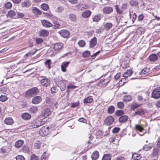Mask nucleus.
I'll list each match as a JSON object with an SVG mask.
<instances>
[{
  "label": "nucleus",
  "mask_w": 160,
  "mask_h": 160,
  "mask_svg": "<svg viewBox=\"0 0 160 160\" xmlns=\"http://www.w3.org/2000/svg\"><path fill=\"white\" fill-rule=\"evenodd\" d=\"M44 122L42 119L34 120L29 124V127L31 128H37L43 125Z\"/></svg>",
  "instance_id": "obj_1"
},
{
  "label": "nucleus",
  "mask_w": 160,
  "mask_h": 160,
  "mask_svg": "<svg viewBox=\"0 0 160 160\" xmlns=\"http://www.w3.org/2000/svg\"><path fill=\"white\" fill-rule=\"evenodd\" d=\"M38 92V90L36 87L32 88L28 90L25 93V96L28 98H30L35 95Z\"/></svg>",
  "instance_id": "obj_2"
},
{
  "label": "nucleus",
  "mask_w": 160,
  "mask_h": 160,
  "mask_svg": "<svg viewBox=\"0 0 160 160\" xmlns=\"http://www.w3.org/2000/svg\"><path fill=\"white\" fill-rule=\"evenodd\" d=\"M60 127H56L53 125H52L50 127V133L52 136H54L58 133L60 132Z\"/></svg>",
  "instance_id": "obj_3"
},
{
  "label": "nucleus",
  "mask_w": 160,
  "mask_h": 160,
  "mask_svg": "<svg viewBox=\"0 0 160 160\" xmlns=\"http://www.w3.org/2000/svg\"><path fill=\"white\" fill-rule=\"evenodd\" d=\"M39 134L42 136H45L50 133L49 127H43L39 131Z\"/></svg>",
  "instance_id": "obj_4"
},
{
  "label": "nucleus",
  "mask_w": 160,
  "mask_h": 160,
  "mask_svg": "<svg viewBox=\"0 0 160 160\" xmlns=\"http://www.w3.org/2000/svg\"><path fill=\"white\" fill-rule=\"evenodd\" d=\"M152 97L155 99L160 98V88H157L154 89L152 93Z\"/></svg>",
  "instance_id": "obj_5"
},
{
  "label": "nucleus",
  "mask_w": 160,
  "mask_h": 160,
  "mask_svg": "<svg viewBox=\"0 0 160 160\" xmlns=\"http://www.w3.org/2000/svg\"><path fill=\"white\" fill-rule=\"evenodd\" d=\"M43 78L41 79L40 81V82L41 85L45 87H47L50 85V80L46 78L45 77L42 76Z\"/></svg>",
  "instance_id": "obj_6"
},
{
  "label": "nucleus",
  "mask_w": 160,
  "mask_h": 160,
  "mask_svg": "<svg viewBox=\"0 0 160 160\" xmlns=\"http://www.w3.org/2000/svg\"><path fill=\"white\" fill-rule=\"evenodd\" d=\"M55 80L56 84L60 88L61 90L62 91L64 90L66 88L65 83L62 81L61 80L60 81H58L57 78H56Z\"/></svg>",
  "instance_id": "obj_7"
},
{
  "label": "nucleus",
  "mask_w": 160,
  "mask_h": 160,
  "mask_svg": "<svg viewBox=\"0 0 160 160\" xmlns=\"http://www.w3.org/2000/svg\"><path fill=\"white\" fill-rule=\"evenodd\" d=\"M61 36L64 38H68L69 36V32L68 31L66 30H62L59 32Z\"/></svg>",
  "instance_id": "obj_8"
},
{
  "label": "nucleus",
  "mask_w": 160,
  "mask_h": 160,
  "mask_svg": "<svg viewBox=\"0 0 160 160\" xmlns=\"http://www.w3.org/2000/svg\"><path fill=\"white\" fill-rule=\"evenodd\" d=\"M114 121V118L112 116L108 117L105 120V123L107 125L112 124Z\"/></svg>",
  "instance_id": "obj_9"
},
{
  "label": "nucleus",
  "mask_w": 160,
  "mask_h": 160,
  "mask_svg": "<svg viewBox=\"0 0 160 160\" xmlns=\"http://www.w3.org/2000/svg\"><path fill=\"white\" fill-rule=\"evenodd\" d=\"M41 101V97L39 96H37L33 98L32 102V103L37 104L40 103Z\"/></svg>",
  "instance_id": "obj_10"
},
{
  "label": "nucleus",
  "mask_w": 160,
  "mask_h": 160,
  "mask_svg": "<svg viewBox=\"0 0 160 160\" xmlns=\"http://www.w3.org/2000/svg\"><path fill=\"white\" fill-rule=\"evenodd\" d=\"M38 107L36 106H32L29 109V112L32 114H35L38 111Z\"/></svg>",
  "instance_id": "obj_11"
},
{
  "label": "nucleus",
  "mask_w": 160,
  "mask_h": 160,
  "mask_svg": "<svg viewBox=\"0 0 160 160\" xmlns=\"http://www.w3.org/2000/svg\"><path fill=\"white\" fill-rule=\"evenodd\" d=\"M42 26L46 28H49L52 26V24L48 21L46 20H43L41 21Z\"/></svg>",
  "instance_id": "obj_12"
},
{
  "label": "nucleus",
  "mask_w": 160,
  "mask_h": 160,
  "mask_svg": "<svg viewBox=\"0 0 160 160\" xmlns=\"http://www.w3.org/2000/svg\"><path fill=\"white\" fill-rule=\"evenodd\" d=\"M69 62H63L61 65V68L62 71L65 72L66 71V68L68 67L70 64Z\"/></svg>",
  "instance_id": "obj_13"
},
{
  "label": "nucleus",
  "mask_w": 160,
  "mask_h": 160,
  "mask_svg": "<svg viewBox=\"0 0 160 160\" xmlns=\"http://www.w3.org/2000/svg\"><path fill=\"white\" fill-rule=\"evenodd\" d=\"M24 142L23 140H19L15 142V147L17 148H19L23 146Z\"/></svg>",
  "instance_id": "obj_14"
},
{
  "label": "nucleus",
  "mask_w": 160,
  "mask_h": 160,
  "mask_svg": "<svg viewBox=\"0 0 160 160\" xmlns=\"http://www.w3.org/2000/svg\"><path fill=\"white\" fill-rule=\"evenodd\" d=\"M91 13L92 12L90 10H87L82 13V16L84 18H87L91 16Z\"/></svg>",
  "instance_id": "obj_15"
},
{
  "label": "nucleus",
  "mask_w": 160,
  "mask_h": 160,
  "mask_svg": "<svg viewBox=\"0 0 160 160\" xmlns=\"http://www.w3.org/2000/svg\"><path fill=\"white\" fill-rule=\"evenodd\" d=\"M63 48V44L61 43H56L54 46L55 50L59 51L61 50Z\"/></svg>",
  "instance_id": "obj_16"
},
{
  "label": "nucleus",
  "mask_w": 160,
  "mask_h": 160,
  "mask_svg": "<svg viewBox=\"0 0 160 160\" xmlns=\"http://www.w3.org/2000/svg\"><path fill=\"white\" fill-rule=\"evenodd\" d=\"M90 48H93L94 47L97 43V39L96 37H94L91 39L90 42Z\"/></svg>",
  "instance_id": "obj_17"
},
{
  "label": "nucleus",
  "mask_w": 160,
  "mask_h": 160,
  "mask_svg": "<svg viewBox=\"0 0 160 160\" xmlns=\"http://www.w3.org/2000/svg\"><path fill=\"white\" fill-rule=\"evenodd\" d=\"M5 123L8 125H12L14 122L12 118L11 117L6 118L4 120Z\"/></svg>",
  "instance_id": "obj_18"
},
{
  "label": "nucleus",
  "mask_w": 160,
  "mask_h": 160,
  "mask_svg": "<svg viewBox=\"0 0 160 160\" xmlns=\"http://www.w3.org/2000/svg\"><path fill=\"white\" fill-rule=\"evenodd\" d=\"M113 8L109 7H104L103 9V12L106 14H109L112 12Z\"/></svg>",
  "instance_id": "obj_19"
},
{
  "label": "nucleus",
  "mask_w": 160,
  "mask_h": 160,
  "mask_svg": "<svg viewBox=\"0 0 160 160\" xmlns=\"http://www.w3.org/2000/svg\"><path fill=\"white\" fill-rule=\"evenodd\" d=\"M22 117L23 119L28 120H29L31 118V115L28 113L25 112L22 114Z\"/></svg>",
  "instance_id": "obj_20"
},
{
  "label": "nucleus",
  "mask_w": 160,
  "mask_h": 160,
  "mask_svg": "<svg viewBox=\"0 0 160 160\" xmlns=\"http://www.w3.org/2000/svg\"><path fill=\"white\" fill-rule=\"evenodd\" d=\"M49 35L48 31L45 30H41L39 32V35L42 37H46Z\"/></svg>",
  "instance_id": "obj_21"
},
{
  "label": "nucleus",
  "mask_w": 160,
  "mask_h": 160,
  "mask_svg": "<svg viewBox=\"0 0 160 160\" xmlns=\"http://www.w3.org/2000/svg\"><path fill=\"white\" fill-rule=\"evenodd\" d=\"M150 60L151 62H154L158 60V56L155 54H152L149 57Z\"/></svg>",
  "instance_id": "obj_22"
},
{
  "label": "nucleus",
  "mask_w": 160,
  "mask_h": 160,
  "mask_svg": "<svg viewBox=\"0 0 160 160\" xmlns=\"http://www.w3.org/2000/svg\"><path fill=\"white\" fill-rule=\"evenodd\" d=\"M128 118L127 116H122L119 118V121L120 122L124 123L127 121Z\"/></svg>",
  "instance_id": "obj_23"
},
{
  "label": "nucleus",
  "mask_w": 160,
  "mask_h": 160,
  "mask_svg": "<svg viewBox=\"0 0 160 160\" xmlns=\"http://www.w3.org/2000/svg\"><path fill=\"white\" fill-rule=\"evenodd\" d=\"M51 112L49 108H47L45 109L43 112V116L44 117H47L48 116H49L51 114Z\"/></svg>",
  "instance_id": "obj_24"
},
{
  "label": "nucleus",
  "mask_w": 160,
  "mask_h": 160,
  "mask_svg": "<svg viewBox=\"0 0 160 160\" xmlns=\"http://www.w3.org/2000/svg\"><path fill=\"white\" fill-rule=\"evenodd\" d=\"M99 157V153L98 151L94 152L91 155L92 159L93 160H96Z\"/></svg>",
  "instance_id": "obj_25"
},
{
  "label": "nucleus",
  "mask_w": 160,
  "mask_h": 160,
  "mask_svg": "<svg viewBox=\"0 0 160 160\" xmlns=\"http://www.w3.org/2000/svg\"><path fill=\"white\" fill-rule=\"evenodd\" d=\"M132 99L131 96L125 95L123 97V100L124 102H127L131 101Z\"/></svg>",
  "instance_id": "obj_26"
},
{
  "label": "nucleus",
  "mask_w": 160,
  "mask_h": 160,
  "mask_svg": "<svg viewBox=\"0 0 160 160\" xmlns=\"http://www.w3.org/2000/svg\"><path fill=\"white\" fill-rule=\"evenodd\" d=\"M22 7H28L31 5V2L28 0H26L22 3Z\"/></svg>",
  "instance_id": "obj_27"
},
{
  "label": "nucleus",
  "mask_w": 160,
  "mask_h": 160,
  "mask_svg": "<svg viewBox=\"0 0 160 160\" xmlns=\"http://www.w3.org/2000/svg\"><path fill=\"white\" fill-rule=\"evenodd\" d=\"M93 101V99L91 96H88L86 98L84 99L83 100V102L84 103H88L92 102Z\"/></svg>",
  "instance_id": "obj_28"
},
{
  "label": "nucleus",
  "mask_w": 160,
  "mask_h": 160,
  "mask_svg": "<svg viewBox=\"0 0 160 160\" xmlns=\"http://www.w3.org/2000/svg\"><path fill=\"white\" fill-rule=\"evenodd\" d=\"M149 72V69L148 68H144L141 72H139V74L141 75H144L148 73Z\"/></svg>",
  "instance_id": "obj_29"
},
{
  "label": "nucleus",
  "mask_w": 160,
  "mask_h": 160,
  "mask_svg": "<svg viewBox=\"0 0 160 160\" xmlns=\"http://www.w3.org/2000/svg\"><path fill=\"white\" fill-rule=\"evenodd\" d=\"M115 110V107L111 105L107 109V112L108 113L112 114L114 112Z\"/></svg>",
  "instance_id": "obj_30"
},
{
  "label": "nucleus",
  "mask_w": 160,
  "mask_h": 160,
  "mask_svg": "<svg viewBox=\"0 0 160 160\" xmlns=\"http://www.w3.org/2000/svg\"><path fill=\"white\" fill-rule=\"evenodd\" d=\"M92 17V19L93 22H98L101 19V16L100 15H96Z\"/></svg>",
  "instance_id": "obj_31"
},
{
  "label": "nucleus",
  "mask_w": 160,
  "mask_h": 160,
  "mask_svg": "<svg viewBox=\"0 0 160 160\" xmlns=\"http://www.w3.org/2000/svg\"><path fill=\"white\" fill-rule=\"evenodd\" d=\"M153 144L152 143H149L147 145H145L143 147V149L145 151H147L152 147Z\"/></svg>",
  "instance_id": "obj_32"
},
{
  "label": "nucleus",
  "mask_w": 160,
  "mask_h": 160,
  "mask_svg": "<svg viewBox=\"0 0 160 160\" xmlns=\"http://www.w3.org/2000/svg\"><path fill=\"white\" fill-rule=\"evenodd\" d=\"M112 24L111 23H107L104 25V28L106 30H108L111 28Z\"/></svg>",
  "instance_id": "obj_33"
},
{
  "label": "nucleus",
  "mask_w": 160,
  "mask_h": 160,
  "mask_svg": "<svg viewBox=\"0 0 160 160\" xmlns=\"http://www.w3.org/2000/svg\"><path fill=\"white\" fill-rule=\"evenodd\" d=\"M141 157L140 155L137 153H134L132 156V158L134 160H139L141 159Z\"/></svg>",
  "instance_id": "obj_34"
},
{
  "label": "nucleus",
  "mask_w": 160,
  "mask_h": 160,
  "mask_svg": "<svg viewBox=\"0 0 160 160\" xmlns=\"http://www.w3.org/2000/svg\"><path fill=\"white\" fill-rule=\"evenodd\" d=\"M32 11L33 12L37 15H40L42 14L41 11L37 8H33L32 9Z\"/></svg>",
  "instance_id": "obj_35"
},
{
  "label": "nucleus",
  "mask_w": 160,
  "mask_h": 160,
  "mask_svg": "<svg viewBox=\"0 0 160 160\" xmlns=\"http://www.w3.org/2000/svg\"><path fill=\"white\" fill-rule=\"evenodd\" d=\"M16 15L15 12L12 10L9 11L8 12V17L12 18H14Z\"/></svg>",
  "instance_id": "obj_36"
},
{
  "label": "nucleus",
  "mask_w": 160,
  "mask_h": 160,
  "mask_svg": "<svg viewBox=\"0 0 160 160\" xmlns=\"http://www.w3.org/2000/svg\"><path fill=\"white\" fill-rule=\"evenodd\" d=\"M70 20L73 22H76L77 16L74 14H71L69 15Z\"/></svg>",
  "instance_id": "obj_37"
},
{
  "label": "nucleus",
  "mask_w": 160,
  "mask_h": 160,
  "mask_svg": "<svg viewBox=\"0 0 160 160\" xmlns=\"http://www.w3.org/2000/svg\"><path fill=\"white\" fill-rule=\"evenodd\" d=\"M111 156L109 154H106L103 157L102 160H110Z\"/></svg>",
  "instance_id": "obj_38"
},
{
  "label": "nucleus",
  "mask_w": 160,
  "mask_h": 160,
  "mask_svg": "<svg viewBox=\"0 0 160 160\" xmlns=\"http://www.w3.org/2000/svg\"><path fill=\"white\" fill-rule=\"evenodd\" d=\"M135 128L136 130L139 131L140 132H142L144 130V128L138 125H136Z\"/></svg>",
  "instance_id": "obj_39"
},
{
  "label": "nucleus",
  "mask_w": 160,
  "mask_h": 160,
  "mask_svg": "<svg viewBox=\"0 0 160 160\" xmlns=\"http://www.w3.org/2000/svg\"><path fill=\"white\" fill-rule=\"evenodd\" d=\"M115 8L116 10V12L119 14H121L122 12V10L119 8V5H116L115 6Z\"/></svg>",
  "instance_id": "obj_40"
},
{
  "label": "nucleus",
  "mask_w": 160,
  "mask_h": 160,
  "mask_svg": "<svg viewBox=\"0 0 160 160\" xmlns=\"http://www.w3.org/2000/svg\"><path fill=\"white\" fill-rule=\"evenodd\" d=\"M140 106V104L137 103H135L133 104L131 106V109L132 110L134 111L135 108H138Z\"/></svg>",
  "instance_id": "obj_41"
},
{
  "label": "nucleus",
  "mask_w": 160,
  "mask_h": 160,
  "mask_svg": "<svg viewBox=\"0 0 160 160\" xmlns=\"http://www.w3.org/2000/svg\"><path fill=\"white\" fill-rule=\"evenodd\" d=\"M124 112L123 110H117L115 113V115L117 116H120L124 114Z\"/></svg>",
  "instance_id": "obj_42"
},
{
  "label": "nucleus",
  "mask_w": 160,
  "mask_h": 160,
  "mask_svg": "<svg viewBox=\"0 0 160 160\" xmlns=\"http://www.w3.org/2000/svg\"><path fill=\"white\" fill-rule=\"evenodd\" d=\"M51 61L50 59L47 60L45 62V66L47 67L48 69L51 68Z\"/></svg>",
  "instance_id": "obj_43"
},
{
  "label": "nucleus",
  "mask_w": 160,
  "mask_h": 160,
  "mask_svg": "<svg viewBox=\"0 0 160 160\" xmlns=\"http://www.w3.org/2000/svg\"><path fill=\"white\" fill-rule=\"evenodd\" d=\"M138 3L136 0H131L130 1V4L132 6H135L138 5Z\"/></svg>",
  "instance_id": "obj_44"
},
{
  "label": "nucleus",
  "mask_w": 160,
  "mask_h": 160,
  "mask_svg": "<svg viewBox=\"0 0 160 160\" xmlns=\"http://www.w3.org/2000/svg\"><path fill=\"white\" fill-rule=\"evenodd\" d=\"M42 8L44 11L47 10L49 8V7L48 4L45 3H43L41 5Z\"/></svg>",
  "instance_id": "obj_45"
},
{
  "label": "nucleus",
  "mask_w": 160,
  "mask_h": 160,
  "mask_svg": "<svg viewBox=\"0 0 160 160\" xmlns=\"http://www.w3.org/2000/svg\"><path fill=\"white\" fill-rule=\"evenodd\" d=\"M4 6L7 9L11 8L12 7V4L10 2H8L5 4Z\"/></svg>",
  "instance_id": "obj_46"
},
{
  "label": "nucleus",
  "mask_w": 160,
  "mask_h": 160,
  "mask_svg": "<svg viewBox=\"0 0 160 160\" xmlns=\"http://www.w3.org/2000/svg\"><path fill=\"white\" fill-rule=\"evenodd\" d=\"M34 148L35 149H39L41 148V144L39 142L35 143L34 145Z\"/></svg>",
  "instance_id": "obj_47"
},
{
  "label": "nucleus",
  "mask_w": 160,
  "mask_h": 160,
  "mask_svg": "<svg viewBox=\"0 0 160 160\" xmlns=\"http://www.w3.org/2000/svg\"><path fill=\"white\" fill-rule=\"evenodd\" d=\"M8 99L7 97L5 95H1L0 97V101L2 102L6 101Z\"/></svg>",
  "instance_id": "obj_48"
},
{
  "label": "nucleus",
  "mask_w": 160,
  "mask_h": 160,
  "mask_svg": "<svg viewBox=\"0 0 160 160\" xmlns=\"http://www.w3.org/2000/svg\"><path fill=\"white\" fill-rule=\"evenodd\" d=\"M90 54V52L88 51H86L82 54V56L84 58H87L89 57Z\"/></svg>",
  "instance_id": "obj_49"
},
{
  "label": "nucleus",
  "mask_w": 160,
  "mask_h": 160,
  "mask_svg": "<svg viewBox=\"0 0 160 160\" xmlns=\"http://www.w3.org/2000/svg\"><path fill=\"white\" fill-rule=\"evenodd\" d=\"M79 45L81 47H83L85 45V42L82 40H79L78 42Z\"/></svg>",
  "instance_id": "obj_50"
},
{
  "label": "nucleus",
  "mask_w": 160,
  "mask_h": 160,
  "mask_svg": "<svg viewBox=\"0 0 160 160\" xmlns=\"http://www.w3.org/2000/svg\"><path fill=\"white\" fill-rule=\"evenodd\" d=\"M51 91L52 93H56L58 91L56 86H54L52 87L51 89Z\"/></svg>",
  "instance_id": "obj_51"
},
{
  "label": "nucleus",
  "mask_w": 160,
  "mask_h": 160,
  "mask_svg": "<svg viewBox=\"0 0 160 160\" xmlns=\"http://www.w3.org/2000/svg\"><path fill=\"white\" fill-rule=\"evenodd\" d=\"M39 158L38 156L35 154H33L30 157V160H39Z\"/></svg>",
  "instance_id": "obj_52"
},
{
  "label": "nucleus",
  "mask_w": 160,
  "mask_h": 160,
  "mask_svg": "<svg viewBox=\"0 0 160 160\" xmlns=\"http://www.w3.org/2000/svg\"><path fill=\"white\" fill-rule=\"evenodd\" d=\"M54 28L55 29L58 28H59L60 26V25L59 22L56 21H55L54 22Z\"/></svg>",
  "instance_id": "obj_53"
},
{
  "label": "nucleus",
  "mask_w": 160,
  "mask_h": 160,
  "mask_svg": "<svg viewBox=\"0 0 160 160\" xmlns=\"http://www.w3.org/2000/svg\"><path fill=\"white\" fill-rule=\"evenodd\" d=\"M22 149L25 153H28L29 151L28 147L27 146H24L22 148Z\"/></svg>",
  "instance_id": "obj_54"
},
{
  "label": "nucleus",
  "mask_w": 160,
  "mask_h": 160,
  "mask_svg": "<svg viewBox=\"0 0 160 160\" xmlns=\"http://www.w3.org/2000/svg\"><path fill=\"white\" fill-rule=\"evenodd\" d=\"M36 52V51H34V52H33L32 51H30L29 52H28V53L27 54H26L25 55V56L27 57L31 56L33 55Z\"/></svg>",
  "instance_id": "obj_55"
},
{
  "label": "nucleus",
  "mask_w": 160,
  "mask_h": 160,
  "mask_svg": "<svg viewBox=\"0 0 160 160\" xmlns=\"http://www.w3.org/2000/svg\"><path fill=\"white\" fill-rule=\"evenodd\" d=\"M120 130V128L119 127H115L112 130V132L114 133H118Z\"/></svg>",
  "instance_id": "obj_56"
},
{
  "label": "nucleus",
  "mask_w": 160,
  "mask_h": 160,
  "mask_svg": "<svg viewBox=\"0 0 160 160\" xmlns=\"http://www.w3.org/2000/svg\"><path fill=\"white\" fill-rule=\"evenodd\" d=\"M117 106L118 108H122L124 107V104L122 102H119L117 103Z\"/></svg>",
  "instance_id": "obj_57"
},
{
  "label": "nucleus",
  "mask_w": 160,
  "mask_h": 160,
  "mask_svg": "<svg viewBox=\"0 0 160 160\" xmlns=\"http://www.w3.org/2000/svg\"><path fill=\"white\" fill-rule=\"evenodd\" d=\"M64 8L61 6L58 7L57 9V11L59 13L62 12L64 10Z\"/></svg>",
  "instance_id": "obj_58"
},
{
  "label": "nucleus",
  "mask_w": 160,
  "mask_h": 160,
  "mask_svg": "<svg viewBox=\"0 0 160 160\" xmlns=\"http://www.w3.org/2000/svg\"><path fill=\"white\" fill-rule=\"evenodd\" d=\"M16 160H25L24 157L22 155H18L16 158Z\"/></svg>",
  "instance_id": "obj_59"
},
{
  "label": "nucleus",
  "mask_w": 160,
  "mask_h": 160,
  "mask_svg": "<svg viewBox=\"0 0 160 160\" xmlns=\"http://www.w3.org/2000/svg\"><path fill=\"white\" fill-rule=\"evenodd\" d=\"M137 114L139 115H141L144 114V111L142 109H140L137 111Z\"/></svg>",
  "instance_id": "obj_60"
},
{
  "label": "nucleus",
  "mask_w": 160,
  "mask_h": 160,
  "mask_svg": "<svg viewBox=\"0 0 160 160\" xmlns=\"http://www.w3.org/2000/svg\"><path fill=\"white\" fill-rule=\"evenodd\" d=\"M158 150L157 149H155L153 150V153L152 154L153 157H155L158 154Z\"/></svg>",
  "instance_id": "obj_61"
},
{
  "label": "nucleus",
  "mask_w": 160,
  "mask_h": 160,
  "mask_svg": "<svg viewBox=\"0 0 160 160\" xmlns=\"http://www.w3.org/2000/svg\"><path fill=\"white\" fill-rule=\"evenodd\" d=\"M96 135L98 138H101L102 136V133L101 131L98 130L97 132Z\"/></svg>",
  "instance_id": "obj_62"
},
{
  "label": "nucleus",
  "mask_w": 160,
  "mask_h": 160,
  "mask_svg": "<svg viewBox=\"0 0 160 160\" xmlns=\"http://www.w3.org/2000/svg\"><path fill=\"white\" fill-rule=\"evenodd\" d=\"M36 41L37 43L40 44L43 42V40L41 38H37Z\"/></svg>",
  "instance_id": "obj_63"
},
{
  "label": "nucleus",
  "mask_w": 160,
  "mask_h": 160,
  "mask_svg": "<svg viewBox=\"0 0 160 160\" xmlns=\"http://www.w3.org/2000/svg\"><path fill=\"white\" fill-rule=\"evenodd\" d=\"M138 32L140 34H142L144 32V29L142 28H139L138 29Z\"/></svg>",
  "instance_id": "obj_64"
}]
</instances>
